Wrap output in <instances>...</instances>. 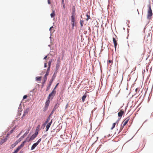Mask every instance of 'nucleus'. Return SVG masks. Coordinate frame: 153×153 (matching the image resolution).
Wrapping results in <instances>:
<instances>
[{"instance_id": "obj_40", "label": "nucleus", "mask_w": 153, "mask_h": 153, "mask_svg": "<svg viewBox=\"0 0 153 153\" xmlns=\"http://www.w3.org/2000/svg\"><path fill=\"white\" fill-rule=\"evenodd\" d=\"M62 4L63 7L64 9H65V3Z\"/></svg>"}, {"instance_id": "obj_38", "label": "nucleus", "mask_w": 153, "mask_h": 153, "mask_svg": "<svg viewBox=\"0 0 153 153\" xmlns=\"http://www.w3.org/2000/svg\"><path fill=\"white\" fill-rule=\"evenodd\" d=\"M53 26H52L49 29V31H50V32L51 33V31H52V28H53Z\"/></svg>"}, {"instance_id": "obj_29", "label": "nucleus", "mask_w": 153, "mask_h": 153, "mask_svg": "<svg viewBox=\"0 0 153 153\" xmlns=\"http://www.w3.org/2000/svg\"><path fill=\"white\" fill-rule=\"evenodd\" d=\"M117 124L116 123H114L112 124V126L111 128V130H112L114 128L115 126Z\"/></svg>"}, {"instance_id": "obj_58", "label": "nucleus", "mask_w": 153, "mask_h": 153, "mask_svg": "<svg viewBox=\"0 0 153 153\" xmlns=\"http://www.w3.org/2000/svg\"><path fill=\"white\" fill-rule=\"evenodd\" d=\"M24 151L22 150H21L19 152V153H23Z\"/></svg>"}, {"instance_id": "obj_15", "label": "nucleus", "mask_w": 153, "mask_h": 153, "mask_svg": "<svg viewBox=\"0 0 153 153\" xmlns=\"http://www.w3.org/2000/svg\"><path fill=\"white\" fill-rule=\"evenodd\" d=\"M87 97V94L85 92V94L82 97V102H84L85 100V99Z\"/></svg>"}, {"instance_id": "obj_36", "label": "nucleus", "mask_w": 153, "mask_h": 153, "mask_svg": "<svg viewBox=\"0 0 153 153\" xmlns=\"http://www.w3.org/2000/svg\"><path fill=\"white\" fill-rule=\"evenodd\" d=\"M38 132H39L38 131H35V133L33 134H35V135H36V136H37L38 134Z\"/></svg>"}, {"instance_id": "obj_9", "label": "nucleus", "mask_w": 153, "mask_h": 153, "mask_svg": "<svg viewBox=\"0 0 153 153\" xmlns=\"http://www.w3.org/2000/svg\"><path fill=\"white\" fill-rule=\"evenodd\" d=\"M75 11H76V9L75 8V6H73L72 7V11L71 13V17H75Z\"/></svg>"}, {"instance_id": "obj_2", "label": "nucleus", "mask_w": 153, "mask_h": 153, "mask_svg": "<svg viewBox=\"0 0 153 153\" xmlns=\"http://www.w3.org/2000/svg\"><path fill=\"white\" fill-rule=\"evenodd\" d=\"M148 9L147 12V19L149 20H150L152 19V17L153 15L152 10L151 8V6L150 4L148 5Z\"/></svg>"}, {"instance_id": "obj_56", "label": "nucleus", "mask_w": 153, "mask_h": 153, "mask_svg": "<svg viewBox=\"0 0 153 153\" xmlns=\"http://www.w3.org/2000/svg\"><path fill=\"white\" fill-rule=\"evenodd\" d=\"M111 62H112V61H111V60H108V62L109 63H111Z\"/></svg>"}, {"instance_id": "obj_60", "label": "nucleus", "mask_w": 153, "mask_h": 153, "mask_svg": "<svg viewBox=\"0 0 153 153\" xmlns=\"http://www.w3.org/2000/svg\"><path fill=\"white\" fill-rule=\"evenodd\" d=\"M62 4L65 3L64 0H62Z\"/></svg>"}, {"instance_id": "obj_37", "label": "nucleus", "mask_w": 153, "mask_h": 153, "mask_svg": "<svg viewBox=\"0 0 153 153\" xmlns=\"http://www.w3.org/2000/svg\"><path fill=\"white\" fill-rule=\"evenodd\" d=\"M47 136V134H44V135H43L42 137V138H43V139H44Z\"/></svg>"}, {"instance_id": "obj_3", "label": "nucleus", "mask_w": 153, "mask_h": 153, "mask_svg": "<svg viewBox=\"0 0 153 153\" xmlns=\"http://www.w3.org/2000/svg\"><path fill=\"white\" fill-rule=\"evenodd\" d=\"M71 28L73 30L74 27H77V22L75 20V17H71Z\"/></svg>"}, {"instance_id": "obj_24", "label": "nucleus", "mask_w": 153, "mask_h": 153, "mask_svg": "<svg viewBox=\"0 0 153 153\" xmlns=\"http://www.w3.org/2000/svg\"><path fill=\"white\" fill-rule=\"evenodd\" d=\"M113 42L114 44H117V41L115 39L114 37H113Z\"/></svg>"}, {"instance_id": "obj_46", "label": "nucleus", "mask_w": 153, "mask_h": 153, "mask_svg": "<svg viewBox=\"0 0 153 153\" xmlns=\"http://www.w3.org/2000/svg\"><path fill=\"white\" fill-rule=\"evenodd\" d=\"M50 36L49 38L50 39H52L51 36L52 35V33L51 32L50 33Z\"/></svg>"}, {"instance_id": "obj_16", "label": "nucleus", "mask_w": 153, "mask_h": 153, "mask_svg": "<svg viewBox=\"0 0 153 153\" xmlns=\"http://www.w3.org/2000/svg\"><path fill=\"white\" fill-rule=\"evenodd\" d=\"M7 137L6 136L5 138L1 140V141L0 142V145H2L3 143L6 142L7 140Z\"/></svg>"}, {"instance_id": "obj_23", "label": "nucleus", "mask_w": 153, "mask_h": 153, "mask_svg": "<svg viewBox=\"0 0 153 153\" xmlns=\"http://www.w3.org/2000/svg\"><path fill=\"white\" fill-rule=\"evenodd\" d=\"M84 22V21L83 20H80V27L81 28L82 27H83Z\"/></svg>"}, {"instance_id": "obj_13", "label": "nucleus", "mask_w": 153, "mask_h": 153, "mask_svg": "<svg viewBox=\"0 0 153 153\" xmlns=\"http://www.w3.org/2000/svg\"><path fill=\"white\" fill-rule=\"evenodd\" d=\"M49 120H48H48L47 119L44 123L42 124V125L41 127V128L44 129L45 127H46V125L49 122Z\"/></svg>"}, {"instance_id": "obj_17", "label": "nucleus", "mask_w": 153, "mask_h": 153, "mask_svg": "<svg viewBox=\"0 0 153 153\" xmlns=\"http://www.w3.org/2000/svg\"><path fill=\"white\" fill-rule=\"evenodd\" d=\"M38 145L36 143H33L31 147L30 150L32 151Z\"/></svg>"}, {"instance_id": "obj_39", "label": "nucleus", "mask_w": 153, "mask_h": 153, "mask_svg": "<svg viewBox=\"0 0 153 153\" xmlns=\"http://www.w3.org/2000/svg\"><path fill=\"white\" fill-rule=\"evenodd\" d=\"M19 150H18V149H17V148L15 149V150H14V152H16V153H17L18 152V151H19Z\"/></svg>"}, {"instance_id": "obj_59", "label": "nucleus", "mask_w": 153, "mask_h": 153, "mask_svg": "<svg viewBox=\"0 0 153 153\" xmlns=\"http://www.w3.org/2000/svg\"><path fill=\"white\" fill-rule=\"evenodd\" d=\"M30 128H28V130H27V131H30Z\"/></svg>"}, {"instance_id": "obj_55", "label": "nucleus", "mask_w": 153, "mask_h": 153, "mask_svg": "<svg viewBox=\"0 0 153 153\" xmlns=\"http://www.w3.org/2000/svg\"><path fill=\"white\" fill-rule=\"evenodd\" d=\"M138 88H136L135 90V92H137L138 91Z\"/></svg>"}, {"instance_id": "obj_53", "label": "nucleus", "mask_w": 153, "mask_h": 153, "mask_svg": "<svg viewBox=\"0 0 153 153\" xmlns=\"http://www.w3.org/2000/svg\"><path fill=\"white\" fill-rule=\"evenodd\" d=\"M68 106V103L65 107V109H67Z\"/></svg>"}, {"instance_id": "obj_27", "label": "nucleus", "mask_w": 153, "mask_h": 153, "mask_svg": "<svg viewBox=\"0 0 153 153\" xmlns=\"http://www.w3.org/2000/svg\"><path fill=\"white\" fill-rule=\"evenodd\" d=\"M25 142H23L21 144L19 145V146L21 148H22V147H23L25 145Z\"/></svg>"}, {"instance_id": "obj_18", "label": "nucleus", "mask_w": 153, "mask_h": 153, "mask_svg": "<svg viewBox=\"0 0 153 153\" xmlns=\"http://www.w3.org/2000/svg\"><path fill=\"white\" fill-rule=\"evenodd\" d=\"M130 117H128L126 118L125 120H126L124 122L123 124L124 125L126 126V124L128 123V121H129V120H130Z\"/></svg>"}, {"instance_id": "obj_4", "label": "nucleus", "mask_w": 153, "mask_h": 153, "mask_svg": "<svg viewBox=\"0 0 153 153\" xmlns=\"http://www.w3.org/2000/svg\"><path fill=\"white\" fill-rule=\"evenodd\" d=\"M56 93V91H54L53 90L49 94L46 100L50 102V99L52 100L55 96Z\"/></svg>"}, {"instance_id": "obj_47", "label": "nucleus", "mask_w": 153, "mask_h": 153, "mask_svg": "<svg viewBox=\"0 0 153 153\" xmlns=\"http://www.w3.org/2000/svg\"><path fill=\"white\" fill-rule=\"evenodd\" d=\"M47 57H48L47 55H46V56H44V57L43 58V59H44V60L46 59H47Z\"/></svg>"}, {"instance_id": "obj_61", "label": "nucleus", "mask_w": 153, "mask_h": 153, "mask_svg": "<svg viewBox=\"0 0 153 153\" xmlns=\"http://www.w3.org/2000/svg\"><path fill=\"white\" fill-rule=\"evenodd\" d=\"M25 114H25V113H24V114H23V115H22L23 117H25Z\"/></svg>"}, {"instance_id": "obj_14", "label": "nucleus", "mask_w": 153, "mask_h": 153, "mask_svg": "<svg viewBox=\"0 0 153 153\" xmlns=\"http://www.w3.org/2000/svg\"><path fill=\"white\" fill-rule=\"evenodd\" d=\"M52 60H53L52 59H51L48 62V67L47 69V70H48L49 71H50V68H51V64Z\"/></svg>"}, {"instance_id": "obj_12", "label": "nucleus", "mask_w": 153, "mask_h": 153, "mask_svg": "<svg viewBox=\"0 0 153 153\" xmlns=\"http://www.w3.org/2000/svg\"><path fill=\"white\" fill-rule=\"evenodd\" d=\"M60 58H59V59H57L56 64V70H58L59 67L60 66Z\"/></svg>"}, {"instance_id": "obj_5", "label": "nucleus", "mask_w": 153, "mask_h": 153, "mask_svg": "<svg viewBox=\"0 0 153 153\" xmlns=\"http://www.w3.org/2000/svg\"><path fill=\"white\" fill-rule=\"evenodd\" d=\"M55 72L53 74L52 76V78L50 80L48 85L47 87L46 91H48L50 89V87L51 86L53 80L56 77V76L55 75Z\"/></svg>"}, {"instance_id": "obj_1", "label": "nucleus", "mask_w": 153, "mask_h": 153, "mask_svg": "<svg viewBox=\"0 0 153 153\" xmlns=\"http://www.w3.org/2000/svg\"><path fill=\"white\" fill-rule=\"evenodd\" d=\"M28 133V131H26V132L24 133V134L20 138H19L13 144H12L10 147V149H13L14 148L15 146H16L22 140V139L24 138L25 137L27 134Z\"/></svg>"}, {"instance_id": "obj_35", "label": "nucleus", "mask_w": 153, "mask_h": 153, "mask_svg": "<svg viewBox=\"0 0 153 153\" xmlns=\"http://www.w3.org/2000/svg\"><path fill=\"white\" fill-rule=\"evenodd\" d=\"M27 97V95H24L23 96V100H24L26 99Z\"/></svg>"}, {"instance_id": "obj_54", "label": "nucleus", "mask_w": 153, "mask_h": 153, "mask_svg": "<svg viewBox=\"0 0 153 153\" xmlns=\"http://www.w3.org/2000/svg\"><path fill=\"white\" fill-rule=\"evenodd\" d=\"M35 90V89H33L32 90L30 91V92H33Z\"/></svg>"}, {"instance_id": "obj_34", "label": "nucleus", "mask_w": 153, "mask_h": 153, "mask_svg": "<svg viewBox=\"0 0 153 153\" xmlns=\"http://www.w3.org/2000/svg\"><path fill=\"white\" fill-rule=\"evenodd\" d=\"M121 119L120 118H119L117 121L115 122L118 125L119 123V121Z\"/></svg>"}, {"instance_id": "obj_31", "label": "nucleus", "mask_w": 153, "mask_h": 153, "mask_svg": "<svg viewBox=\"0 0 153 153\" xmlns=\"http://www.w3.org/2000/svg\"><path fill=\"white\" fill-rule=\"evenodd\" d=\"M22 111V108L19 107L18 109V112H21Z\"/></svg>"}, {"instance_id": "obj_49", "label": "nucleus", "mask_w": 153, "mask_h": 153, "mask_svg": "<svg viewBox=\"0 0 153 153\" xmlns=\"http://www.w3.org/2000/svg\"><path fill=\"white\" fill-rule=\"evenodd\" d=\"M125 125L123 124V126H122V124H121V128H122L123 129V128L125 126Z\"/></svg>"}, {"instance_id": "obj_41", "label": "nucleus", "mask_w": 153, "mask_h": 153, "mask_svg": "<svg viewBox=\"0 0 153 153\" xmlns=\"http://www.w3.org/2000/svg\"><path fill=\"white\" fill-rule=\"evenodd\" d=\"M111 136V135L110 134H109L107 136H105L104 137H105V138H106L107 137H110Z\"/></svg>"}, {"instance_id": "obj_10", "label": "nucleus", "mask_w": 153, "mask_h": 153, "mask_svg": "<svg viewBox=\"0 0 153 153\" xmlns=\"http://www.w3.org/2000/svg\"><path fill=\"white\" fill-rule=\"evenodd\" d=\"M124 113L123 110V109H121L120 110V111L118 113V117H119V118H121L123 115L124 114Z\"/></svg>"}, {"instance_id": "obj_48", "label": "nucleus", "mask_w": 153, "mask_h": 153, "mask_svg": "<svg viewBox=\"0 0 153 153\" xmlns=\"http://www.w3.org/2000/svg\"><path fill=\"white\" fill-rule=\"evenodd\" d=\"M48 3L49 4H51V2L50 0H48Z\"/></svg>"}, {"instance_id": "obj_26", "label": "nucleus", "mask_w": 153, "mask_h": 153, "mask_svg": "<svg viewBox=\"0 0 153 153\" xmlns=\"http://www.w3.org/2000/svg\"><path fill=\"white\" fill-rule=\"evenodd\" d=\"M29 108H27L24 111L25 114H27L28 113L29 111Z\"/></svg>"}, {"instance_id": "obj_21", "label": "nucleus", "mask_w": 153, "mask_h": 153, "mask_svg": "<svg viewBox=\"0 0 153 153\" xmlns=\"http://www.w3.org/2000/svg\"><path fill=\"white\" fill-rule=\"evenodd\" d=\"M42 78V76H36V81H40Z\"/></svg>"}, {"instance_id": "obj_42", "label": "nucleus", "mask_w": 153, "mask_h": 153, "mask_svg": "<svg viewBox=\"0 0 153 153\" xmlns=\"http://www.w3.org/2000/svg\"><path fill=\"white\" fill-rule=\"evenodd\" d=\"M44 68H45L47 67V63L46 62L44 63Z\"/></svg>"}, {"instance_id": "obj_11", "label": "nucleus", "mask_w": 153, "mask_h": 153, "mask_svg": "<svg viewBox=\"0 0 153 153\" xmlns=\"http://www.w3.org/2000/svg\"><path fill=\"white\" fill-rule=\"evenodd\" d=\"M16 126L14 127L13 129L11 130L7 134L6 137H8L9 136L12 134L14 130L16 129Z\"/></svg>"}, {"instance_id": "obj_64", "label": "nucleus", "mask_w": 153, "mask_h": 153, "mask_svg": "<svg viewBox=\"0 0 153 153\" xmlns=\"http://www.w3.org/2000/svg\"><path fill=\"white\" fill-rule=\"evenodd\" d=\"M136 68V67H135V68L134 69H133V71H134L135 70Z\"/></svg>"}, {"instance_id": "obj_25", "label": "nucleus", "mask_w": 153, "mask_h": 153, "mask_svg": "<svg viewBox=\"0 0 153 153\" xmlns=\"http://www.w3.org/2000/svg\"><path fill=\"white\" fill-rule=\"evenodd\" d=\"M40 125H38L37 126L35 131H39L40 130Z\"/></svg>"}, {"instance_id": "obj_28", "label": "nucleus", "mask_w": 153, "mask_h": 153, "mask_svg": "<svg viewBox=\"0 0 153 153\" xmlns=\"http://www.w3.org/2000/svg\"><path fill=\"white\" fill-rule=\"evenodd\" d=\"M50 127V126H49L48 125H47V124L46 125V130H45V131L46 132H47V131H48V130H49V129Z\"/></svg>"}, {"instance_id": "obj_51", "label": "nucleus", "mask_w": 153, "mask_h": 153, "mask_svg": "<svg viewBox=\"0 0 153 153\" xmlns=\"http://www.w3.org/2000/svg\"><path fill=\"white\" fill-rule=\"evenodd\" d=\"M117 44H116V45H115V44H114V47L115 49V50L116 49V47H117Z\"/></svg>"}, {"instance_id": "obj_63", "label": "nucleus", "mask_w": 153, "mask_h": 153, "mask_svg": "<svg viewBox=\"0 0 153 153\" xmlns=\"http://www.w3.org/2000/svg\"><path fill=\"white\" fill-rule=\"evenodd\" d=\"M18 114L19 116H20L21 114L20 113V112H18Z\"/></svg>"}, {"instance_id": "obj_33", "label": "nucleus", "mask_w": 153, "mask_h": 153, "mask_svg": "<svg viewBox=\"0 0 153 153\" xmlns=\"http://www.w3.org/2000/svg\"><path fill=\"white\" fill-rule=\"evenodd\" d=\"M86 16L87 17V18L86 19V21H88V19H90V16L88 14H86Z\"/></svg>"}, {"instance_id": "obj_7", "label": "nucleus", "mask_w": 153, "mask_h": 153, "mask_svg": "<svg viewBox=\"0 0 153 153\" xmlns=\"http://www.w3.org/2000/svg\"><path fill=\"white\" fill-rule=\"evenodd\" d=\"M50 71H48L47 70L46 73L45 74L44 77H43V80L42 82V88H43L44 86V84H45V82H46L47 79V76L49 75Z\"/></svg>"}, {"instance_id": "obj_50", "label": "nucleus", "mask_w": 153, "mask_h": 153, "mask_svg": "<svg viewBox=\"0 0 153 153\" xmlns=\"http://www.w3.org/2000/svg\"><path fill=\"white\" fill-rule=\"evenodd\" d=\"M47 124L49 126H50L51 125V124L50 123H49V122L48 123H47Z\"/></svg>"}, {"instance_id": "obj_8", "label": "nucleus", "mask_w": 153, "mask_h": 153, "mask_svg": "<svg viewBox=\"0 0 153 153\" xmlns=\"http://www.w3.org/2000/svg\"><path fill=\"white\" fill-rule=\"evenodd\" d=\"M50 102L49 101H48L46 100V101L45 102V106L43 108V111L44 112L46 111V110L48 109Z\"/></svg>"}, {"instance_id": "obj_22", "label": "nucleus", "mask_w": 153, "mask_h": 153, "mask_svg": "<svg viewBox=\"0 0 153 153\" xmlns=\"http://www.w3.org/2000/svg\"><path fill=\"white\" fill-rule=\"evenodd\" d=\"M29 137V135H28L27 137L23 141V142H25V143H26L27 142H29L31 140H30V138L29 139H28V138Z\"/></svg>"}, {"instance_id": "obj_19", "label": "nucleus", "mask_w": 153, "mask_h": 153, "mask_svg": "<svg viewBox=\"0 0 153 153\" xmlns=\"http://www.w3.org/2000/svg\"><path fill=\"white\" fill-rule=\"evenodd\" d=\"M37 136L33 134L30 137V140H31V141L33 140Z\"/></svg>"}, {"instance_id": "obj_44", "label": "nucleus", "mask_w": 153, "mask_h": 153, "mask_svg": "<svg viewBox=\"0 0 153 153\" xmlns=\"http://www.w3.org/2000/svg\"><path fill=\"white\" fill-rule=\"evenodd\" d=\"M123 128H121V127L120 128V130L118 132V134H119L121 132V131H122V130H123Z\"/></svg>"}, {"instance_id": "obj_57", "label": "nucleus", "mask_w": 153, "mask_h": 153, "mask_svg": "<svg viewBox=\"0 0 153 153\" xmlns=\"http://www.w3.org/2000/svg\"><path fill=\"white\" fill-rule=\"evenodd\" d=\"M53 119H52L51 120V121L49 122V123H50L52 124V122H53Z\"/></svg>"}, {"instance_id": "obj_43", "label": "nucleus", "mask_w": 153, "mask_h": 153, "mask_svg": "<svg viewBox=\"0 0 153 153\" xmlns=\"http://www.w3.org/2000/svg\"><path fill=\"white\" fill-rule=\"evenodd\" d=\"M22 133V131H21L16 136L17 137H18L19 136L21 135Z\"/></svg>"}, {"instance_id": "obj_20", "label": "nucleus", "mask_w": 153, "mask_h": 153, "mask_svg": "<svg viewBox=\"0 0 153 153\" xmlns=\"http://www.w3.org/2000/svg\"><path fill=\"white\" fill-rule=\"evenodd\" d=\"M50 15L51 18H53L55 16V12L54 10H53L52 11V12L51 14Z\"/></svg>"}, {"instance_id": "obj_62", "label": "nucleus", "mask_w": 153, "mask_h": 153, "mask_svg": "<svg viewBox=\"0 0 153 153\" xmlns=\"http://www.w3.org/2000/svg\"><path fill=\"white\" fill-rule=\"evenodd\" d=\"M19 107L22 108V105H21V103L19 104Z\"/></svg>"}, {"instance_id": "obj_6", "label": "nucleus", "mask_w": 153, "mask_h": 153, "mask_svg": "<svg viewBox=\"0 0 153 153\" xmlns=\"http://www.w3.org/2000/svg\"><path fill=\"white\" fill-rule=\"evenodd\" d=\"M60 105V103L57 102L56 103V104H55V106H54L53 108L52 111L51 112V113L48 116V118H47V119L48 120H50L51 119V116L52 115V114H53L54 112V111L59 106V105Z\"/></svg>"}, {"instance_id": "obj_45", "label": "nucleus", "mask_w": 153, "mask_h": 153, "mask_svg": "<svg viewBox=\"0 0 153 153\" xmlns=\"http://www.w3.org/2000/svg\"><path fill=\"white\" fill-rule=\"evenodd\" d=\"M96 109H97V108H96V107L95 108H94V109L93 110H92V111H91V113H93V111H94L95 110H96Z\"/></svg>"}, {"instance_id": "obj_52", "label": "nucleus", "mask_w": 153, "mask_h": 153, "mask_svg": "<svg viewBox=\"0 0 153 153\" xmlns=\"http://www.w3.org/2000/svg\"><path fill=\"white\" fill-rule=\"evenodd\" d=\"M21 148L19 146L17 148V149L19 150L21 149Z\"/></svg>"}, {"instance_id": "obj_30", "label": "nucleus", "mask_w": 153, "mask_h": 153, "mask_svg": "<svg viewBox=\"0 0 153 153\" xmlns=\"http://www.w3.org/2000/svg\"><path fill=\"white\" fill-rule=\"evenodd\" d=\"M59 85V83H57L56 84V85L55 86V87L54 88L53 90H54V91H56L55 89H56V88H57V87Z\"/></svg>"}, {"instance_id": "obj_32", "label": "nucleus", "mask_w": 153, "mask_h": 153, "mask_svg": "<svg viewBox=\"0 0 153 153\" xmlns=\"http://www.w3.org/2000/svg\"><path fill=\"white\" fill-rule=\"evenodd\" d=\"M41 140H42V139L41 138H40L37 141V142H36V143L38 145L39 144V143L41 141Z\"/></svg>"}]
</instances>
